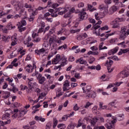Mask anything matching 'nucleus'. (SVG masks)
<instances>
[{"label": "nucleus", "instance_id": "1", "mask_svg": "<svg viewBox=\"0 0 129 129\" xmlns=\"http://www.w3.org/2000/svg\"><path fill=\"white\" fill-rule=\"evenodd\" d=\"M75 11L74 8H73L70 10L69 7H65V8H58L57 9V11L56 12H58V15H60V16H63L64 15V18H70L71 16V14L73 13Z\"/></svg>", "mask_w": 129, "mask_h": 129}, {"label": "nucleus", "instance_id": "2", "mask_svg": "<svg viewBox=\"0 0 129 129\" xmlns=\"http://www.w3.org/2000/svg\"><path fill=\"white\" fill-rule=\"evenodd\" d=\"M128 29L126 26L121 27V30L119 35V40H124L129 35V24L128 25Z\"/></svg>", "mask_w": 129, "mask_h": 129}, {"label": "nucleus", "instance_id": "3", "mask_svg": "<svg viewBox=\"0 0 129 129\" xmlns=\"http://www.w3.org/2000/svg\"><path fill=\"white\" fill-rule=\"evenodd\" d=\"M26 25H27L26 20H22L21 22H19L17 24L19 31L22 32L23 31H25L26 27H23V26H26Z\"/></svg>", "mask_w": 129, "mask_h": 129}, {"label": "nucleus", "instance_id": "4", "mask_svg": "<svg viewBox=\"0 0 129 129\" xmlns=\"http://www.w3.org/2000/svg\"><path fill=\"white\" fill-rule=\"evenodd\" d=\"M85 94L87 99H89V98H95V97H96V91H91L85 93Z\"/></svg>", "mask_w": 129, "mask_h": 129}, {"label": "nucleus", "instance_id": "5", "mask_svg": "<svg viewBox=\"0 0 129 129\" xmlns=\"http://www.w3.org/2000/svg\"><path fill=\"white\" fill-rule=\"evenodd\" d=\"M121 20V19H120V18H116L111 23L114 29H119L120 25L119 22H120Z\"/></svg>", "mask_w": 129, "mask_h": 129}, {"label": "nucleus", "instance_id": "6", "mask_svg": "<svg viewBox=\"0 0 129 129\" xmlns=\"http://www.w3.org/2000/svg\"><path fill=\"white\" fill-rule=\"evenodd\" d=\"M85 10L83 9L82 11L79 13V16H80V20H86L87 19V14L86 12H84Z\"/></svg>", "mask_w": 129, "mask_h": 129}, {"label": "nucleus", "instance_id": "7", "mask_svg": "<svg viewBox=\"0 0 129 129\" xmlns=\"http://www.w3.org/2000/svg\"><path fill=\"white\" fill-rule=\"evenodd\" d=\"M37 79L40 84H43L45 81H46V78H45V77L42 76L41 74L37 76Z\"/></svg>", "mask_w": 129, "mask_h": 129}, {"label": "nucleus", "instance_id": "8", "mask_svg": "<svg viewBox=\"0 0 129 129\" xmlns=\"http://www.w3.org/2000/svg\"><path fill=\"white\" fill-rule=\"evenodd\" d=\"M119 76L121 78H125V77H128L129 72L126 71H123L119 74Z\"/></svg>", "mask_w": 129, "mask_h": 129}, {"label": "nucleus", "instance_id": "9", "mask_svg": "<svg viewBox=\"0 0 129 129\" xmlns=\"http://www.w3.org/2000/svg\"><path fill=\"white\" fill-rule=\"evenodd\" d=\"M28 80H29V81L28 82L29 87L33 89L35 88V87L37 86V83L34 82L33 80H30V79H28Z\"/></svg>", "mask_w": 129, "mask_h": 129}, {"label": "nucleus", "instance_id": "10", "mask_svg": "<svg viewBox=\"0 0 129 129\" xmlns=\"http://www.w3.org/2000/svg\"><path fill=\"white\" fill-rule=\"evenodd\" d=\"M117 11V7L115 6H113L110 8L108 13L109 15H112L113 13H115V12H116Z\"/></svg>", "mask_w": 129, "mask_h": 129}, {"label": "nucleus", "instance_id": "11", "mask_svg": "<svg viewBox=\"0 0 129 129\" xmlns=\"http://www.w3.org/2000/svg\"><path fill=\"white\" fill-rule=\"evenodd\" d=\"M70 86V82H69V81H65L63 83V87H62L63 91H65L66 90H69V89H67V87H69Z\"/></svg>", "mask_w": 129, "mask_h": 129}, {"label": "nucleus", "instance_id": "12", "mask_svg": "<svg viewBox=\"0 0 129 129\" xmlns=\"http://www.w3.org/2000/svg\"><path fill=\"white\" fill-rule=\"evenodd\" d=\"M43 47L45 48V50H50L51 48L50 44H49V42L48 41H44L43 44Z\"/></svg>", "mask_w": 129, "mask_h": 129}, {"label": "nucleus", "instance_id": "13", "mask_svg": "<svg viewBox=\"0 0 129 129\" xmlns=\"http://www.w3.org/2000/svg\"><path fill=\"white\" fill-rule=\"evenodd\" d=\"M103 105V103L100 102L99 103V109H107L108 110H111V108L108 107L106 105Z\"/></svg>", "mask_w": 129, "mask_h": 129}, {"label": "nucleus", "instance_id": "14", "mask_svg": "<svg viewBox=\"0 0 129 129\" xmlns=\"http://www.w3.org/2000/svg\"><path fill=\"white\" fill-rule=\"evenodd\" d=\"M91 86H87L85 88L83 87L82 88V90H83V92L84 93H87V92H89L91 91Z\"/></svg>", "mask_w": 129, "mask_h": 129}, {"label": "nucleus", "instance_id": "15", "mask_svg": "<svg viewBox=\"0 0 129 129\" xmlns=\"http://www.w3.org/2000/svg\"><path fill=\"white\" fill-rule=\"evenodd\" d=\"M79 62L80 63V64H82L84 65H86V64H87V61L83 59V58H79L76 61V63H79Z\"/></svg>", "mask_w": 129, "mask_h": 129}, {"label": "nucleus", "instance_id": "16", "mask_svg": "<svg viewBox=\"0 0 129 129\" xmlns=\"http://www.w3.org/2000/svg\"><path fill=\"white\" fill-rule=\"evenodd\" d=\"M0 39L4 41V42H9V40L11 39V37L10 36H5L4 35H2L0 34Z\"/></svg>", "mask_w": 129, "mask_h": 129}, {"label": "nucleus", "instance_id": "17", "mask_svg": "<svg viewBox=\"0 0 129 129\" xmlns=\"http://www.w3.org/2000/svg\"><path fill=\"white\" fill-rule=\"evenodd\" d=\"M60 61H61V56L59 54H57L56 57L54 58V59L53 60V62L55 63V64H57V63H59Z\"/></svg>", "mask_w": 129, "mask_h": 129}, {"label": "nucleus", "instance_id": "18", "mask_svg": "<svg viewBox=\"0 0 129 129\" xmlns=\"http://www.w3.org/2000/svg\"><path fill=\"white\" fill-rule=\"evenodd\" d=\"M3 98L5 99H7V98H9L10 96H11V92L8 91H4L3 92Z\"/></svg>", "mask_w": 129, "mask_h": 129}, {"label": "nucleus", "instance_id": "19", "mask_svg": "<svg viewBox=\"0 0 129 129\" xmlns=\"http://www.w3.org/2000/svg\"><path fill=\"white\" fill-rule=\"evenodd\" d=\"M104 43L103 42H102L100 43L99 45V51H101V50H106L107 49V47L104 45Z\"/></svg>", "mask_w": 129, "mask_h": 129}, {"label": "nucleus", "instance_id": "20", "mask_svg": "<svg viewBox=\"0 0 129 129\" xmlns=\"http://www.w3.org/2000/svg\"><path fill=\"white\" fill-rule=\"evenodd\" d=\"M36 15H37L36 14V11L32 13L31 15H30V17L29 18V22H32V21H34V19H35V16H36Z\"/></svg>", "mask_w": 129, "mask_h": 129}, {"label": "nucleus", "instance_id": "21", "mask_svg": "<svg viewBox=\"0 0 129 129\" xmlns=\"http://www.w3.org/2000/svg\"><path fill=\"white\" fill-rule=\"evenodd\" d=\"M35 119L36 120V121H39V120H40V121H42V122H44V121L45 120L44 118L38 116H36L35 117Z\"/></svg>", "mask_w": 129, "mask_h": 129}, {"label": "nucleus", "instance_id": "22", "mask_svg": "<svg viewBox=\"0 0 129 129\" xmlns=\"http://www.w3.org/2000/svg\"><path fill=\"white\" fill-rule=\"evenodd\" d=\"M99 10H100V11L104 10L105 11V12H107V7L105 6L103 4L100 5L99 7Z\"/></svg>", "mask_w": 129, "mask_h": 129}, {"label": "nucleus", "instance_id": "23", "mask_svg": "<svg viewBox=\"0 0 129 129\" xmlns=\"http://www.w3.org/2000/svg\"><path fill=\"white\" fill-rule=\"evenodd\" d=\"M19 14L22 16H27V11H25V8H22L21 9Z\"/></svg>", "mask_w": 129, "mask_h": 129}, {"label": "nucleus", "instance_id": "24", "mask_svg": "<svg viewBox=\"0 0 129 129\" xmlns=\"http://www.w3.org/2000/svg\"><path fill=\"white\" fill-rule=\"evenodd\" d=\"M41 28H39L38 30V33H42L44 31V27H45V23L41 22Z\"/></svg>", "mask_w": 129, "mask_h": 129}, {"label": "nucleus", "instance_id": "25", "mask_svg": "<svg viewBox=\"0 0 129 129\" xmlns=\"http://www.w3.org/2000/svg\"><path fill=\"white\" fill-rule=\"evenodd\" d=\"M10 118V114L8 112H6L5 114H4L2 116V119H9Z\"/></svg>", "mask_w": 129, "mask_h": 129}, {"label": "nucleus", "instance_id": "26", "mask_svg": "<svg viewBox=\"0 0 129 129\" xmlns=\"http://www.w3.org/2000/svg\"><path fill=\"white\" fill-rule=\"evenodd\" d=\"M7 28H8V30H13L16 28V26H13V24H12V23H10L7 25Z\"/></svg>", "mask_w": 129, "mask_h": 129}, {"label": "nucleus", "instance_id": "27", "mask_svg": "<svg viewBox=\"0 0 129 129\" xmlns=\"http://www.w3.org/2000/svg\"><path fill=\"white\" fill-rule=\"evenodd\" d=\"M117 46H119L121 48H125V47H126V45H125V42L124 41L121 43H117Z\"/></svg>", "mask_w": 129, "mask_h": 129}, {"label": "nucleus", "instance_id": "28", "mask_svg": "<svg viewBox=\"0 0 129 129\" xmlns=\"http://www.w3.org/2000/svg\"><path fill=\"white\" fill-rule=\"evenodd\" d=\"M81 125H83V122H82V118H80L78 122V125H77V127H80V126H81Z\"/></svg>", "mask_w": 129, "mask_h": 129}, {"label": "nucleus", "instance_id": "29", "mask_svg": "<svg viewBox=\"0 0 129 129\" xmlns=\"http://www.w3.org/2000/svg\"><path fill=\"white\" fill-rule=\"evenodd\" d=\"M53 128H55L56 127V125L58 124V120L56 119V118H53Z\"/></svg>", "mask_w": 129, "mask_h": 129}, {"label": "nucleus", "instance_id": "30", "mask_svg": "<svg viewBox=\"0 0 129 129\" xmlns=\"http://www.w3.org/2000/svg\"><path fill=\"white\" fill-rule=\"evenodd\" d=\"M105 126L107 127L108 129H111L112 128V124L111 123L109 122V123H107L105 124Z\"/></svg>", "mask_w": 129, "mask_h": 129}, {"label": "nucleus", "instance_id": "31", "mask_svg": "<svg viewBox=\"0 0 129 129\" xmlns=\"http://www.w3.org/2000/svg\"><path fill=\"white\" fill-rule=\"evenodd\" d=\"M52 127V122H49L46 125L45 129H50Z\"/></svg>", "mask_w": 129, "mask_h": 129}, {"label": "nucleus", "instance_id": "32", "mask_svg": "<svg viewBox=\"0 0 129 129\" xmlns=\"http://www.w3.org/2000/svg\"><path fill=\"white\" fill-rule=\"evenodd\" d=\"M77 39L78 40V41H82V40H84L83 36H82V34H80L77 36Z\"/></svg>", "mask_w": 129, "mask_h": 129}, {"label": "nucleus", "instance_id": "33", "mask_svg": "<svg viewBox=\"0 0 129 129\" xmlns=\"http://www.w3.org/2000/svg\"><path fill=\"white\" fill-rule=\"evenodd\" d=\"M92 5L88 4H87V7H88V10H89V12H90L91 13H92V12H93V10H92Z\"/></svg>", "mask_w": 129, "mask_h": 129}, {"label": "nucleus", "instance_id": "34", "mask_svg": "<svg viewBox=\"0 0 129 129\" xmlns=\"http://www.w3.org/2000/svg\"><path fill=\"white\" fill-rule=\"evenodd\" d=\"M46 7H43L42 6H39L36 9V12H37V11H42L43 10H45V9H46Z\"/></svg>", "mask_w": 129, "mask_h": 129}, {"label": "nucleus", "instance_id": "35", "mask_svg": "<svg viewBox=\"0 0 129 129\" xmlns=\"http://www.w3.org/2000/svg\"><path fill=\"white\" fill-rule=\"evenodd\" d=\"M20 88H21V90H22L23 91H24V90H26V89H28V87H27V86H24L23 85H21L20 86Z\"/></svg>", "mask_w": 129, "mask_h": 129}, {"label": "nucleus", "instance_id": "36", "mask_svg": "<svg viewBox=\"0 0 129 129\" xmlns=\"http://www.w3.org/2000/svg\"><path fill=\"white\" fill-rule=\"evenodd\" d=\"M74 127H75V124L72 123L70 124L68 126V129H74Z\"/></svg>", "mask_w": 129, "mask_h": 129}, {"label": "nucleus", "instance_id": "37", "mask_svg": "<svg viewBox=\"0 0 129 129\" xmlns=\"http://www.w3.org/2000/svg\"><path fill=\"white\" fill-rule=\"evenodd\" d=\"M79 108H80V107H79V106H78V105H77V104H76L73 108L74 110H75V111H77V110H79Z\"/></svg>", "mask_w": 129, "mask_h": 129}, {"label": "nucleus", "instance_id": "38", "mask_svg": "<svg viewBox=\"0 0 129 129\" xmlns=\"http://www.w3.org/2000/svg\"><path fill=\"white\" fill-rule=\"evenodd\" d=\"M24 8H26V9H31L32 8V5L25 3L24 4Z\"/></svg>", "mask_w": 129, "mask_h": 129}, {"label": "nucleus", "instance_id": "39", "mask_svg": "<svg viewBox=\"0 0 129 129\" xmlns=\"http://www.w3.org/2000/svg\"><path fill=\"white\" fill-rule=\"evenodd\" d=\"M69 117V116L68 115H64L62 117V120L66 121Z\"/></svg>", "mask_w": 129, "mask_h": 129}, {"label": "nucleus", "instance_id": "40", "mask_svg": "<svg viewBox=\"0 0 129 129\" xmlns=\"http://www.w3.org/2000/svg\"><path fill=\"white\" fill-rule=\"evenodd\" d=\"M15 5L17 8H16V10L18 11V10H20V6H21V3L20 2H16L15 3Z\"/></svg>", "mask_w": 129, "mask_h": 129}, {"label": "nucleus", "instance_id": "41", "mask_svg": "<svg viewBox=\"0 0 129 129\" xmlns=\"http://www.w3.org/2000/svg\"><path fill=\"white\" fill-rule=\"evenodd\" d=\"M67 59L66 58H64L62 59V62L61 64V66H64V65H66L67 64Z\"/></svg>", "mask_w": 129, "mask_h": 129}, {"label": "nucleus", "instance_id": "42", "mask_svg": "<svg viewBox=\"0 0 129 129\" xmlns=\"http://www.w3.org/2000/svg\"><path fill=\"white\" fill-rule=\"evenodd\" d=\"M112 50V52H113V53L114 54H115V53H116V52H117V51L118 50V47H115L114 48L111 49Z\"/></svg>", "mask_w": 129, "mask_h": 129}, {"label": "nucleus", "instance_id": "43", "mask_svg": "<svg viewBox=\"0 0 129 129\" xmlns=\"http://www.w3.org/2000/svg\"><path fill=\"white\" fill-rule=\"evenodd\" d=\"M66 48H67V45L66 44H64L62 46H59L58 48V50H62V49H66Z\"/></svg>", "mask_w": 129, "mask_h": 129}, {"label": "nucleus", "instance_id": "44", "mask_svg": "<svg viewBox=\"0 0 129 129\" xmlns=\"http://www.w3.org/2000/svg\"><path fill=\"white\" fill-rule=\"evenodd\" d=\"M20 116H24V115L26 114V111H25L24 110H22L20 111Z\"/></svg>", "mask_w": 129, "mask_h": 129}, {"label": "nucleus", "instance_id": "45", "mask_svg": "<svg viewBox=\"0 0 129 129\" xmlns=\"http://www.w3.org/2000/svg\"><path fill=\"white\" fill-rule=\"evenodd\" d=\"M116 101V100H114L113 101L110 102L108 104V105H110V106H114V103H115V102Z\"/></svg>", "mask_w": 129, "mask_h": 129}, {"label": "nucleus", "instance_id": "46", "mask_svg": "<svg viewBox=\"0 0 129 129\" xmlns=\"http://www.w3.org/2000/svg\"><path fill=\"white\" fill-rule=\"evenodd\" d=\"M94 61H95V58L91 57L89 59V62L90 64H92V63H93V62H94Z\"/></svg>", "mask_w": 129, "mask_h": 129}, {"label": "nucleus", "instance_id": "47", "mask_svg": "<svg viewBox=\"0 0 129 129\" xmlns=\"http://www.w3.org/2000/svg\"><path fill=\"white\" fill-rule=\"evenodd\" d=\"M104 3L106 5H110L112 3V1L111 0H105Z\"/></svg>", "mask_w": 129, "mask_h": 129}, {"label": "nucleus", "instance_id": "48", "mask_svg": "<svg viewBox=\"0 0 129 129\" xmlns=\"http://www.w3.org/2000/svg\"><path fill=\"white\" fill-rule=\"evenodd\" d=\"M96 120H100L101 122H104V118L103 117H100L96 118Z\"/></svg>", "mask_w": 129, "mask_h": 129}, {"label": "nucleus", "instance_id": "49", "mask_svg": "<svg viewBox=\"0 0 129 129\" xmlns=\"http://www.w3.org/2000/svg\"><path fill=\"white\" fill-rule=\"evenodd\" d=\"M40 41H41V38L38 37L37 38H34L33 42H34V43H38V42H40Z\"/></svg>", "mask_w": 129, "mask_h": 129}, {"label": "nucleus", "instance_id": "50", "mask_svg": "<svg viewBox=\"0 0 129 129\" xmlns=\"http://www.w3.org/2000/svg\"><path fill=\"white\" fill-rule=\"evenodd\" d=\"M78 32H80V29H78V30H71V33L72 34H74L75 33H77Z\"/></svg>", "mask_w": 129, "mask_h": 129}, {"label": "nucleus", "instance_id": "51", "mask_svg": "<svg viewBox=\"0 0 129 129\" xmlns=\"http://www.w3.org/2000/svg\"><path fill=\"white\" fill-rule=\"evenodd\" d=\"M91 104H93V103H91L89 102H88L86 103V105L85 106V108H88L90 106V105H91Z\"/></svg>", "mask_w": 129, "mask_h": 129}, {"label": "nucleus", "instance_id": "52", "mask_svg": "<svg viewBox=\"0 0 129 129\" xmlns=\"http://www.w3.org/2000/svg\"><path fill=\"white\" fill-rule=\"evenodd\" d=\"M22 17V15L21 14H16L15 15V16H14V19H15V20H17V19H19V18H21Z\"/></svg>", "mask_w": 129, "mask_h": 129}, {"label": "nucleus", "instance_id": "53", "mask_svg": "<svg viewBox=\"0 0 129 129\" xmlns=\"http://www.w3.org/2000/svg\"><path fill=\"white\" fill-rule=\"evenodd\" d=\"M49 45L51 46V45H52V44L54 43V39L52 38H49Z\"/></svg>", "mask_w": 129, "mask_h": 129}, {"label": "nucleus", "instance_id": "54", "mask_svg": "<svg viewBox=\"0 0 129 129\" xmlns=\"http://www.w3.org/2000/svg\"><path fill=\"white\" fill-rule=\"evenodd\" d=\"M111 59H112V60H114V61H118V58L116 56H114L112 57H110Z\"/></svg>", "mask_w": 129, "mask_h": 129}, {"label": "nucleus", "instance_id": "55", "mask_svg": "<svg viewBox=\"0 0 129 129\" xmlns=\"http://www.w3.org/2000/svg\"><path fill=\"white\" fill-rule=\"evenodd\" d=\"M78 8H83L84 7V3L83 2L80 3L78 5Z\"/></svg>", "mask_w": 129, "mask_h": 129}, {"label": "nucleus", "instance_id": "56", "mask_svg": "<svg viewBox=\"0 0 129 129\" xmlns=\"http://www.w3.org/2000/svg\"><path fill=\"white\" fill-rule=\"evenodd\" d=\"M6 18L8 20H10V19H14V16H13V15L9 14L7 16Z\"/></svg>", "mask_w": 129, "mask_h": 129}, {"label": "nucleus", "instance_id": "57", "mask_svg": "<svg viewBox=\"0 0 129 129\" xmlns=\"http://www.w3.org/2000/svg\"><path fill=\"white\" fill-rule=\"evenodd\" d=\"M34 91L35 92H37V94H39V93H40L41 92V89H39V88H35L34 89Z\"/></svg>", "mask_w": 129, "mask_h": 129}, {"label": "nucleus", "instance_id": "58", "mask_svg": "<svg viewBox=\"0 0 129 129\" xmlns=\"http://www.w3.org/2000/svg\"><path fill=\"white\" fill-rule=\"evenodd\" d=\"M91 26H92L91 24H89L84 28V31H88V29H90Z\"/></svg>", "mask_w": 129, "mask_h": 129}, {"label": "nucleus", "instance_id": "59", "mask_svg": "<svg viewBox=\"0 0 129 129\" xmlns=\"http://www.w3.org/2000/svg\"><path fill=\"white\" fill-rule=\"evenodd\" d=\"M89 21L90 23H91L92 24H95V20L94 19H89Z\"/></svg>", "mask_w": 129, "mask_h": 129}, {"label": "nucleus", "instance_id": "60", "mask_svg": "<svg viewBox=\"0 0 129 129\" xmlns=\"http://www.w3.org/2000/svg\"><path fill=\"white\" fill-rule=\"evenodd\" d=\"M32 91H33V89L29 87V89L27 90V93H32Z\"/></svg>", "mask_w": 129, "mask_h": 129}, {"label": "nucleus", "instance_id": "61", "mask_svg": "<svg viewBox=\"0 0 129 129\" xmlns=\"http://www.w3.org/2000/svg\"><path fill=\"white\" fill-rule=\"evenodd\" d=\"M102 31H104V30H108V26H105L100 28Z\"/></svg>", "mask_w": 129, "mask_h": 129}, {"label": "nucleus", "instance_id": "62", "mask_svg": "<svg viewBox=\"0 0 129 129\" xmlns=\"http://www.w3.org/2000/svg\"><path fill=\"white\" fill-rule=\"evenodd\" d=\"M93 28L95 30H97V29H99V28H100V26L97 25V24H95L93 26Z\"/></svg>", "mask_w": 129, "mask_h": 129}, {"label": "nucleus", "instance_id": "63", "mask_svg": "<svg viewBox=\"0 0 129 129\" xmlns=\"http://www.w3.org/2000/svg\"><path fill=\"white\" fill-rule=\"evenodd\" d=\"M75 78H77V79H80V74H75Z\"/></svg>", "mask_w": 129, "mask_h": 129}, {"label": "nucleus", "instance_id": "64", "mask_svg": "<svg viewBox=\"0 0 129 129\" xmlns=\"http://www.w3.org/2000/svg\"><path fill=\"white\" fill-rule=\"evenodd\" d=\"M82 36H83V38L84 39H86V38H87L88 37V35H87V34L86 33H84L82 34Z\"/></svg>", "mask_w": 129, "mask_h": 129}]
</instances>
